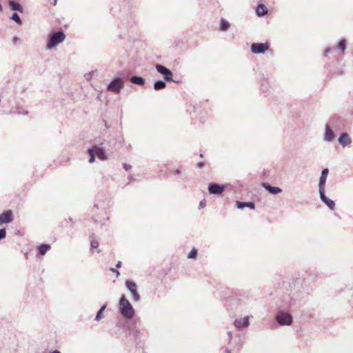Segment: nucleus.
<instances>
[{"mask_svg": "<svg viewBox=\"0 0 353 353\" xmlns=\"http://www.w3.org/2000/svg\"><path fill=\"white\" fill-rule=\"evenodd\" d=\"M6 229L5 228L0 229V241L6 237Z\"/></svg>", "mask_w": 353, "mask_h": 353, "instance_id": "31", "label": "nucleus"}, {"mask_svg": "<svg viewBox=\"0 0 353 353\" xmlns=\"http://www.w3.org/2000/svg\"><path fill=\"white\" fill-rule=\"evenodd\" d=\"M335 138V134L330 125L326 124L325 127V133L323 140L327 142H332Z\"/></svg>", "mask_w": 353, "mask_h": 353, "instance_id": "12", "label": "nucleus"}, {"mask_svg": "<svg viewBox=\"0 0 353 353\" xmlns=\"http://www.w3.org/2000/svg\"><path fill=\"white\" fill-rule=\"evenodd\" d=\"M294 290H290L288 296H283L282 301L285 305L294 306L296 305V292H293Z\"/></svg>", "mask_w": 353, "mask_h": 353, "instance_id": "9", "label": "nucleus"}, {"mask_svg": "<svg viewBox=\"0 0 353 353\" xmlns=\"http://www.w3.org/2000/svg\"><path fill=\"white\" fill-rule=\"evenodd\" d=\"M51 248V246L48 243H41L37 246V256L39 257L40 256L45 255L48 251H49Z\"/></svg>", "mask_w": 353, "mask_h": 353, "instance_id": "17", "label": "nucleus"}, {"mask_svg": "<svg viewBox=\"0 0 353 353\" xmlns=\"http://www.w3.org/2000/svg\"><path fill=\"white\" fill-rule=\"evenodd\" d=\"M329 173L328 168H324L321 173L319 182V190H325V183Z\"/></svg>", "mask_w": 353, "mask_h": 353, "instance_id": "13", "label": "nucleus"}, {"mask_svg": "<svg viewBox=\"0 0 353 353\" xmlns=\"http://www.w3.org/2000/svg\"><path fill=\"white\" fill-rule=\"evenodd\" d=\"M3 12V7L0 4V12Z\"/></svg>", "mask_w": 353, "mask_h": 353, "instance_id": "50", "label": "nucleus"}, {"mask_svg": "<svg viewBox=\"0 0 353 353\" xmlns=\"http://www.w3.org/2000/svg\"><path fill=\"white\" fill-rule=\"evenodd\" d=\"M230 24L227 20L224 19H221L219 27L220 30L225 32L230 28Z\"/></svg>", "mask_w": 353, "mask_h": 353, "instance_id": "26", "label": "nucleus"}, {"mask_svg": "<svg viewBox=\"0 0 353 353\" xmlns=\"http://www.w3.org/2000/svg\"><path fill=\"white\" fill-rule=\"evenodd\" d=\"M296 281H294V279L292 280V283L294 285V283L296 282Z\"/></svg>", "mask_w": 353, "mask_h": 353, "instance_id": "52", "label": "nucleus"}, {"mask_svg": "<svg viewBox=\"0 0 353 353\" xmlns=\"http://www.w3.org/2000/svg\"><path fill=\"white\" fill-rule=\"evenodd\" d=\"M19 40V38L17 37H14L13 39H12V43L14 44H15L17 43V41Z\"/></svg>", "mask_w": 353, "mask_h": 353, "instance_id": "42", "label": "nucleus"}, {"mask_svg": "<svg viewBox=\"0 0 353 353\" xmlns=\"http://www.w3.org/2000/svg\"><path fill=\"white\" fill-rule=\"evenodd\" d=\"M225 353H232V351H231L230 349L226 348V349L225 350Z\"/></svg>", "mask_w": 353, "mask_h": 353, "instance_id": "48", "label": "nucleus"}, {"mask_svg": "<svg viewBox=\"0 0 353 353\" xmlns=\"http://www.w3.org/2000/svg\"><path fill=\"white\" fill-rule=\"evenodd\" d=\"M262 186L265 188V190H267L269 193L273 195H276L277 194L282 192L281 188L276 186H272L270 183L266 182L263 183L262 184Z\"/></svg>", "mask_w": 353, "mask_h": 353, "instance_id": "16", "label": "nucleus"}, {"mask_svg": "<svg viewBox=\"0 0 353 353\" xmlns=\"http://www.w3.org/2000/svg\"><path fill=\"white\" fill-rule=\"evenodd\" d=\"M88 153L89 154L90 157H91V155H96L95 154V146H94L93 148H88Z\"/></svg>", "mask_w": 353, "mask_h": 353, "instance_id": "34", "label": "nucleus"}, {"mask_svg": "<svg viewBox=\"0 0 353 353\" xmlns=\"http://www.w3.org/2000/svg\"><path fill=\"white\" fill-rule=\"evenodd\" d=\"M319 192L321 201L325 203L330 210H334L335 208V203L334 201L326 196L325 190H319Z\"/></svg>", "mask_w": 353, "mask_h": 353, "instance_id": "11", "label": "nucleus"}, {"mask_svg": "<svg viewBox=\"0 0 353 353\" xmlns=\"http://www.w3.org/2000/svg\"><path fill=\"white\" fill-rule=\"evenodd\" d=\"M8 222H0V226L3 223H8Z\"/></svg>", "mask_w": 353, "mask_h": 353, "instance_id": "51", "label": "nucleus"}, {"mask_svg": "<svg viewBox=\"0 0 353 353\" xmlns=\"http://www.w3.org/2000/svg\"><path fill=\"white\" fill-rule=\"evenodd\" d=\"M65 39V34L62 30L53 31L48 34L46 50H52L63 42Z\"/></svg>", "mask_w": 353, "mask_h": 353, "instance_id": "2", "label": "nucleus"}, {"mask_svg": "<svg viewBox=\"0 0 353 353\" xmlns=\"http://www.w3.org/2000/svg\"><path fill=\"white\" fill-rule=\"evenodd\" d=\"M198 254V251L195 248H193L188 254V259H196Z\"/></svg>", "mask_w": 353, "mask_h": 353, "instance_id": "30", "label": "nucleus"}, {"mask_svg": "<svg viewBox=\"0 0 353 353\" xmlns=\"http://www.w3.org/2000/svg\"><path fill=\"white\" fill-rule=\"evenodd\" d=\"M338 141L343 148L349 146L352 143V139L347 132L341 133L338 139Z\"/></svg>", "mask_w": 353, "mask_h": 353, "instance_id": "14", "label": "nucleus"}, {"mask_svg": "<svg viewBox=\"0 0 353 353\" xmlns=\"http://www.w3.org/2000/svg\"><path fill=\"white\" fill-rule=\"evenodd\" d=\"M49 353H61V352L58 350H54L49 352Z\"/></svg>", "mask_w": 353, "mask_h": 353, "instance_id": "45", "label": "nucleus"}, {"mask_svg": "<svg viewBox=\"0 0 353 353\" xmlns=\"http://www.w3.org/2000/svg\"><path fill=\"white\" fill-rule=\"evenodd\" d=\"M228 336L229 337V343L232 341V332L229 331L228 332Z\"/></svg>", "mask_w": 353, "mask_h": 353, "instance_id": "39", "label": "nucleus"}, {"mask_svg": "<svg viewBox=\"0 0 353 353\" xmlns=\"http://www.w3.org/2000/svg\"><path fill=\"white\" fill-rule=\"evenodd\" d=\"M155 68L158 72H159L161 75H163V79L166 81H174L172 79V71L166 68L164 65L161 64H156Z\"/></svg>", "mask_w": 353, "mask_h": 353, "instance_id": "6", "label": "nucleus"}, {"mask_svg": "<svg viewBox=\"0 0 353 353\" xmlns=\"http://www.w3.org/2000/svg\"><path fill=\"white\" fill-rule=\"evenodd\" d=\"M130 82L133 84L138 85H144L145 81V79L140 76H133L130 78Z\"/></svg>", "mask_w": 353, "mask_h": 353, "instance_id": "24", "label": "nucleus"}, {"mask_svg": "<svg viewBox=\"0 0 353 353\" xmlns=\"http://www.w3.org/2000/svg\"><path fill=\"white\" fill-rule=\"evenodd\" d=\"M95 154L100 160L104 161L107 159V155L105 150L97 145L95 146Z\"/></svg>", "mask_w": 353, "mask_h": 353, "instance_id": "22", "label": "nucleus"}, {"mask_svg": "<svg viewBox=\"0 0 353 353\" xmlns=\"http://www.w3.org/2000/svg\"><path fill=\"white\" fill-rule=\"evenodd\" d=\"M174 173L176 174H181V170L179 169H176L175 171H174Z\"/></svg>", "mask_w": 353, "mask_h": 353, "instance_id": "46", "label": "nucleus"}, {"mask_svg": "<svg viewBox=\"0 0 353 353\" xmlns=\"http://www.w3.org/2000/svg\"><path fill=\"white\" fill-rule=\"evenodd\" d=\"M88 153L89 154L90 157H91V155H96L95 154V146H94L93 148H88Z\"/></svg>", "mask_w": 353, "mask_h": 353, "instance_id": "33", "label": "nucleus"}, {"mask_svg": "<svg viewBox=\"0 0 353 353\" xmlns=\"http://www.w3.org/2000/svg\"><path fill=\"white\" fill-rule=\"evenodd\" d=\"M274 321L280 326H290L293 323V317L290 312L281 310L275 314Z\"/></svg>", "mask_w": 353, "mask_h": 353, "instance_id": "3", "label": "nucleus"}, {"mask_svg": "<svg viewBox=\"0 0 353 353\" xmlns=\"http://www.w3.org/2000/svg\"><path fill=\"white\" fill-rule=\"evenodd\" d=\"M226 188V185L217 183H210L208 185V191L211 194L221 195Z\"/></svg>", "mask_w": 353, "mask_h": 353, "instance_id": "8", "label": "nucleus"}, {"mask_svg": "<svg viewBox=\"0 0 353 353\" xmlns=\"http://www.w3.org/2000/svg\"><path fill=\"white\" fill-rule=\"evenodd\" d=\"M256 12L259 17H263L267 14L268 9L264 4L260 3L256 7Z\"/></svg>", "mask_w": 353, "mask_h": 353, "instance_id": "23", "label": "nucleus"}, {"mask_svg": "<svg viewBox=\"0 0 353 353\" xmlns=\"http://www.w3.org/2000/svg\"><path fill=\"white\" fill-rule=\"evenodd\" d=\"M332 49L331 48H327L324 51V55L327 56L328 53H330Z\"/></svg>", "mask_w": 353, "mask_h": 353, "instance_id": "38", "label": "nucleus"}, {"mask_svg": "<svg viewBox=\"0 0 353 353\" xmlns=\"http://www.w3.org/2000/svg\"><path fill=\"white\" fill-rule=\"evenodd\" d=\"M268 43H252L250 46L253 54H264L269 49Z\"/></svg>", "mask_w": 353, "mask_h": 353, "instance_id": "7", "label": "nucleus"}, {"mask_svg": "<svg viewBox=\"0 0 353 353\" xmlns=\"http://www.w3.org/2000/svg\"><path fill=\"white\" fill-rule=\"evenodd\" d=\"M16 234L19 235V236H23V232H21V230H18L17 232H16Z\"/></svg>", "mask_w": 353, "mask_h": 353, "instance_id": "44", "label": "nucleus"}, {"mask_svg": "<svg viewBox=\"0 0 353 353\" xmlns=\"http://www.w3.org/2000/svg\"><path fill=\"white\" fill-rule=\"evenodd\" d=\"M289 286H290V288H292V285H291V283H290V282H289Z\"/></svg>", "mask_w": 353, "mask_h": 353, "instance_id": "54", "label": "nucleus"}, {"mask_svg": "<svg viewBox=\"0 0 353 353\" xmlns=\"http://www.w3.org/2000/svg\"><path fill=\"white\" fill-rule=\"evenodd\" d=\"M204 164H205V163H204V162H203V161L199 162V163H197V167H199V168H203V167L204 166Z\"/></svg>", "mask_w": 353, "mask_h": 353, "instance_id": "40", "label": "nucleus"}, {"mask_svg": "<svg viewBox=\"0 0 353 353\" xmlns=\"http://www.w3.org/2000/svg\"><path fill=\"white\" fill-rule=\"evenodd\" d=\"M94 161H95V156L94 155H91V157H90V158H89L88 162L90 163H92L94 162Z\"/></svg>", "mask_w": 353, "mask_h": 353, "instance_id": "37", "label": "nucleus"}, {"mask_svg": "<svg viewBox=\"0 0 353 353\" xmlns=\"http://www.w3.org/2000/svg\"><path fill=\"white\" fill-rule=\"evenodd\" d=\"M121 264H122L121 261H118L117 263L116 266H115L114 268H117V269L120 268L121 266Z\"/></svg>", "mask_w": 353, "mask_h": 353, "instance_id": "41", "label": "nucleus"}, {"mask_svg": "<svg viewBox=\"0 0 353 353\" xmlns=\"http://www.w3.org/2000/svg\"><path fill=\"white\" fill-rule=\"evenodd\" d=\"M154 89L156 90H160L165 88L166 83L163 80H158L154 83Z\"/></svg>", "mask_w": 353, "mask_h": 353, "instance_id": "27", "label": "nucleus"}, {"mask_svg": "<svg viewBox=\"0 0 353 353\" xmlns=\"http://www.w3.org/2000/svg\"><path fill=\"white\" fill-rule=\"evenodd\" d=\"M199 205L201 207H203L205 205V201H201L199 203Z\"/></svg>", "mask_w": 353, "mask_h": 353, "instance_id": "47", "label": "nucleus"}, {"mask_svg": "<svg viewBox=\"0 0 353 353\" xmlns=\"http://www.w3.org/2000/svg\"><path fill=\"white\" fill-rule=\"evenodd\" d=\"M13 219V213L11 210H7L0 214V221H10Z\"/></svg>", "mask_w": 353, "mask_h": 353, "instance_id": "19", "label": "nucleus"}, {"mask_svg": "<svg viewBox=\"0 0 353 353\" xmlns=\"http://www.w3.org/2000/svg\"><path fill=\"white\" fill-rule=\"evenodd\" d=\"M21 114L23 115H27L28 114V111L26 110V111L21 112Z\"/></svg>", "mask_w": 353, "mask_h": 353, "instance_id": "49", "label": "nucleus"}, {"mask_svg": "<svg viewBox=\"0 0 353 353\" xmlns=\"http://www.w3.org/2000/svg\"><path fill=\"white\" fill-rule=\"evenodd\" d=\"M250 317H252V316H246L243 319H236L234 321L235 327L237 329L248 327L250 324Z\"/></svg>", "mask_w": 353, "mask_h": 353, "instance_id": "10", "label": "nucleus"}, {"mask_svg": "<svg viewBox=\"0 0 353 353\" xmlns=\"http://www.w3.org/2000/svg\"><path fill=\"white\" fill-rule=\"evenodd\" d=\"M125 285L126 288L130 292L133 300L136 302L139 301L141 300V296L138 292L136 283L131 279H127L125 282Z\"/></svg>", "mask_w": 353, "mask_h": 353, "instance_id": "5", "label": "nucleus"}, {"mask_svg": "<svg viewBox=\"0 0 353 353\" xmlns=\"http://www.w3.org/2000/svg\"><path fill=\"white\" fill-rule=\"evenodd\" d=\"M53 3H54V5H55L57 3V0H54Z\"/></svg>", "mask_w": 353, "mask_h": 353, "instance_id": "53", "label": "nucleus"}, {"mask_svg": "<svg viewBox=\"0 0 353 353\" xmlns=\"http://www.w3.org/2000/svg\"><path fill=\"white\" fill-rule=\"evenodd\" d=\"M123 86V81L121 78L115 77L108 85L107 89L108 91L118 94L121 92Z\"/></svg>", "mask_w": 353, "mask_h": 353, "instance_id": "4", "label": "nucleus"}, {"mask_svg": "<svg viewBox=\"0 0 353 353\" xmlns=\"http://www.w3.org/2000/svg\"><path fill=\"white\" fill-rule=\"evenodd\" d=\"M119 312L127 320H132L135 316V310L125 294H122L119 301Z\"/></svg>", "mask_w": 353, "mask_h": 353, "instance_id": "1", "label": "nucleus"}, {"mask_svg": "<svg viewBox=\"0 0 353 353\" xmlns=\"http://www.w3.org/2000/svg\"><path fill=\"white\" fill-rule=\"evenodd\" d=\"M347 48V41L345 39H342L338 43L336 46L337 49L341 50L342 51H345Z\"/></svg>", "mask_w": 353, "mask_h": 353, "instance_id": "28", "label": "nucleus"}, {"mask_svg": "<svg viewBox=\"0 0 353 353\" xmlns=\"http://www.w3.org/2000/svg\"><path fill=\"white\" fill-rule=\"evenodd\" d=\"M8 5L10 7V9L12 11L15 12H19L21 13H23L24 10L23 6L19 3L13 0H9Z\"/></svg>", "mask_w": 353, "mask_h": 353, "instance_id": "18", "label": "nucleus"}, {"mask_svg": "<svg viewBox=\"0 0 353 353\" xmlns=\"http://www.w3.org/2000/svg\"><path fill=\"white\" fill-rule=\"evenodd\" d=\"M128 182H130V181H131L132 180L134 179V177H133V176L132 174H130L128 176Z\"/></svg>", "mask_w": 353, "mask_h": 353, "instance_id": "43", "label": "nucleus"}, {"mask_svg": "<svg viewBox=\"0 0 353 353\" xmlns=\"http://www.w3.org/2000/svg\"><path fill=\"white\" fill-rule=\"evenodd\" d=\"M127 328L128 330L129 336L132 337V339L130 340L132 341H136L137 337L139 336V335L140 334L139 329L133 325H128Z\"/></svg>", "mask_w": 353, "mask_h": 353, "instance_id": "15", "label": "nucleus"}, {"mask_svg": "<svg viewBox=\"0 0 353 353\" xmlns=\"http://www.w3.org/2000/svg\"><path fill=\"white\" fill-rule=\"evenodd\" d=\"M123 168L124 170L128 171L130 169H131L132 166L130 164H128V163H123Z\"/></svg>", "mask_w": 353, "mask_h": 353, "instance_id": "36", "label": "nucleus"}, {"mask_svg": "<svg viewBox=\"0 0 353 353\" xmlns=\"http://www.w3.org/2000/svg\"><path fill=\"white\" fill-rule=\"evenodd\" d=\"M89 239H90V252H94V249L97 248L99 247V241L96 239L94 233H92L90 235Z\"/></svg>", "mask_w": 353, "mask_h": 353, "instance_id": "21", "label": "nucleus"}, {"mask_svg": "<svg viewBox=\"0 0 353 353\" xmlns=\"http://www.w3.org/2000/svg\"><path fill=\"white\" fill-rule=\"evenodd\" d=\"M101 252L100 250H97V252L99 253Z\"/></svg>", "mask_w": 353, "mask_h": 353, "instance_id": "55", "label": "nucleus"}, {"mask_svg": "<svg viewBox=\"0 0 353 353\" xmlns=\"http://www.w3.org/2000/svg\"><path fill=\"white\" fill-rule=\"evenodd\" d=\"M110 271H111L113 273H115L117 277H119L120 276V272H119V271L117 268H110Z\"/></svg>", "mask_w": 353, "mask_h": 353, "instance_id": "35", "label": "nucleus"}, {"mask_svg": "<svg viewBox=\"0 0 353 353\" xmlns=\"http://www.w3.org/2000/svg\"><path fill=\"white\" fill-rule=\"evenodd\" d=\"M95 72H96L95 71H92L90 72H88V73L85 74V79L87 81H90L92 78V77H93V75L94 74Z\"/></svg>", "mask_w": 353, "mask_h": 353, "instance_id": "32", "label": "nucleus"}, {"mask_svg": "<svg viewBox=\"0 0 353 353\" xmlns=\"http://www.w3.org/2000/svg\"><path fill=\"white\" fill-rule=\"evenodd\" d=\"M10 19L16 22L18 25L22 24V20L21 19L19 15L17 12H14L10 17Z\"/></svg>", "mask_w": 353, "mask_h": 353, "instance_id": "29", "label": "nucleus"}, {"mask_svg": "<svg viewBox=\"0 0 353 353\" xmlns=\"http://www.w3.org/2000/svg\"><path fill=\"white\" fill-rule=\"evenodd\" d=\"M107 304L103 305L97 312L94 320L97 321H100L103 317V312L106 309Z\"/></svg>", "mask_w": 353, "mask_h": 353, "instance_id": "25", "label": "nucleus"}, {"mask_svg": "<svg viewBox=\"0 0 353 353\" xmlns=\"http://www.w3.org/2000/svg\"><path fill=\"white\" fill-rule=\"evenodd\" d=\"M236 207L239 209H244L245 207H248L250 209H254L255 203L254 201H236Z\"/></svg>", "mask_w": 353, "mask_h": 353, "instance_id": "20", "label": "nucleus"}]
</instances>
